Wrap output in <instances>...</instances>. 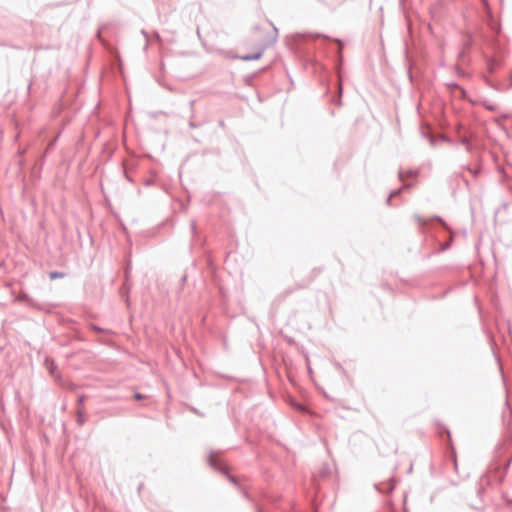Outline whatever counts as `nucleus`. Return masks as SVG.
Returning <instances> with one entry per match:
<instances>
[{"instance_id":"nucleus-6","label":"nucleus","mask_w":512,"mask_h":512,"mask_svg":"<svg viewBox=\"0 0 512 512\" xmlns=\"http://www.w3.org/2000/svg\"><path fill=\"white\" fill-rule=\"evenodd\" d=\"M135 398H136V399H141V398H142V395H141V394H139V393H137V394H135Z\"/></svg>"},{"instance_id":"nucleus-3","label":"nucleus","mask_w":512,"mask_h":512,"mask_svg":"<svg viewBox=\"0 0 512 512\" xmlns=\"http://www.w3.org/2000/svg\"><path fill=\"white\" fill-rule=\"evenodd\" d=\"M61 276H62V274H61V273H58V272H51V273H50V278H51V279L59 278V277H61Z\"/></svg>"},{"instance_id":"nucleus-4","label":"nucleus","mask_w":512,"mask_h":512,"mask_svg":"<svg viewBox=\"0 0 512 512\" xmlns=\"http://www.w3.org/2000/svg\"><path fill=\"white\" fill-rule=\"evenodd\" d=\"M209 463H210L211 466L216 467V462H215V456L214 455H210L209 456Z\"/></svg>"},{"instance_id":"nucleus-7","label":"nucleus","mask_w":512,"mask_h":512,"mask_svg":"<svg viewBox=\"0 0 512 512\" xmlns=\"http://www.w3.org/2000/svg\"><path fill=\"white\" fill-rule=\"evenodd\" d=\"M399 177L401 180H403V173L401 171L399 172Z\"/></svg>"},{"instance_id":"nucleus-2","label":"nucleus","mask_w":512,"mask_h":512,"mask_svg":"<svg viewBox=\"0 0 512 512\" xmlns=\"http://www.w3.org/2000/svg\"><path fill=\"white\" fill-rule=\"evenodd\" d=\"M400 192H401V190H400V189L392 191V192L390 193L389 197L387 198V202L389 203V202H390V200H391V198H392V197H395V196H396V195H398Z\"/></svg>"},{"instance_id":"nucleus-5","label":"nucleus","mask_w":512,"mask_h":512,"mask_svg":"<svg viewBox=\"0 0 512 512\" xmlns=\"http://www.w3.org/2000/svg\"><path fill=\"white\" fill-rule=\"evenodd\" d=\"M463 143L466 145L467 150L470 151L471 147L469 144H467L466 139L463 140Z\"/></svg>"},{"instance_id":"nucleus-8","label":"nucleus","mask_w":512,"mask_h":512,"mask_svg":"<svg viewBox=\"0 0 512 512\" xmlns=\"http://www.w3.org/2000/svg\"><path fill=\"white\" fill-rule=\"evenodd\" d=\"M79 402L82 403L83 402V397H80L79 398Z\"/></svg>"},{"instance_id":"nucleus-1","label":"nucleus","mask_w":512,"mask_h":512,"mask_svg":"<svg viewBox=\"0 0 512 512\" xmlns=\"http://www.w3.org/2000/svg\"><path fill=\"white\" fill-rule=\"evenodd\" d=\"M261 57V53L258 52L256 54H247L244 56H241V59L244 61H250V60H257Z\"/></svg>"}]
</instances>
